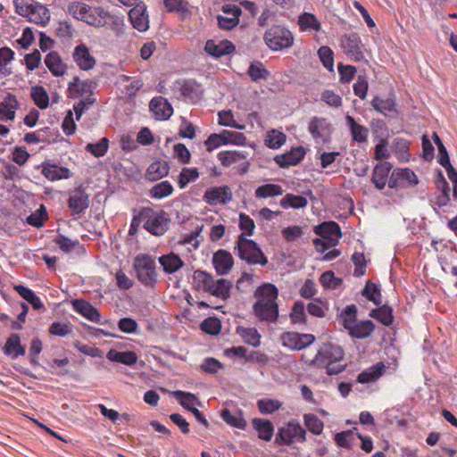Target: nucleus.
Wrapping results in <instances>:
<instances>
[{"instance_id":"4","label":"nucleus","mask_w":457,"mask_h":457,"mask_svg":"<svg viewBox=\"0 0 457 457\" xmlns=\"http://www.w3.org/2000/svg\"><path fill=\"white\" fill-rule=\"evenodd\" d=\"M193 283L197 290H203L224 299L228 297V280L225 278L215 281L210 273L197 270L194 272Z\"/></svg>"},{"instance_id":"11","label":"nucleus","mask_w":457,"mask_h":457,"mask_svg":"<svg viewBox=\"0 0 457 457\" xmlns=\"http://www.w3.org/2000/svg\"><path fill=\"white\" fill-rule=\"evenodd\" d=\"M89 195L79 186L70 193L68 207L73 215L83 213L89 206Z\"/></svg>"},{"instance_id":"43","label":"nucleus","mask_w":457,"mask_h":457,"mask_svg":"<svg viewBox=\"0 0 457 457\" xmlns=\"http://www.w3.org/2000/svg\"><path fill=\"white\" fill-rule=\"evenodd\" d=\"M237 334H238L246 344H249L253 346H258L260 345L261 335L254 328H245L243 326H238L237 328Z\"/></svg>"},{"instance_id":"15","label":"nucleus","mask_w":457,"mask_h":457,"mask_svg":"<svg viewBox=\"0 0 457 457\" xmlns=\"http://www.w3.org/2000/svg\"><path fill=\"white\" fill-rule=\"evenodd\" d=\"M129 18L134 29L140 32L149 28V19L146 5L143 2L137 3L129 12Z\"/></svg>"},{"instance_id":"18","label":"nucleus","mask_w":457,"mask_h":457,"mask_svg":"<svg viewBox=\"0 0 457 457\" xmlns=\"http://www.w3.org/2000/svg\"><path fill=\"white\" fill-rule=\"evenodd\" d=\"M72 58L78 67L86 71L92 70L96 63V58L90 54L85 44H80L74 48Z\"/></svg>"},{"instance_id":"36","label":"nucleus","mask_w":457,"mask_h":457,"mask_svg":"<svg viewBox=\"0 0 457 457\" xmlns=\"http://www.w3.org/2000/svg\"><path fill=\"white\" fill-rule=\"evenodd\" d=\"M253 426L261 439L268 442L271 440L274 428L270 420L255 418L253 420Z\"/></svg>"},{"instance_id":"45","label":"nucleus","mask_w":457,"mask_h":457,"mask_svg":"<svg viewBox=\"0 0 457 457\" xmlns=\"http://www.w3.org/2000/svg\"><path fill=\"white\" fill-rule=\"evenodd\" d=\"M31 98L35 104L41 110L46 109L49 105V96L42 86H35L31 89Z\"/></svg>"},{"instance_id":"19","label":"nucleus","mask_w":457,"mask_h":457,"mask_svg":"<svg viewBox=\"0 0 457 457\" xmlns=\"http://www.w3.org/2000/svg\"><path fill=\"white\" fill-rule=\"evenodd\" d=\"M149 109L155 119L159 120H167L173 113L171 104L162 96L154 97L150 101Z\"/></svg>"},{"instance_id":"8","label":"nucleus","mask_w":457,"mask_h":457,"mask_svg":"<svg viewBox=\"0 0 457 457\" xmlns=\"http://www.w3.org/2000/svg\"><path fill=\"white\" fill-rule=\"evenodd\" d=\"M237 250L239 257L248 263L265 265L268 262L256 243L245 237V234L240 235Z\"/></svg>"},{"instance_id":"16","label":"nucleus","mask_w":457,"mask_h":457,"mask_svg":"<svg viewBox=\"0 0 457 457\" xmlns=\"http://www.w3.org/2000/svg\"><path fill=\"white\" fill-rule=\"evenodd\" d=\"M41 168V173L50 181L67 179L72 177L70 169L60 166L49 160L43 162Z\"/></svg>"},{"instance_id":"21","label":"nucleus","mask_w":457,"mask_h":457,"mask_svg":"<svg viewBox=\"0 0 457 457\" xmlns=\"http://www.w3.org/2000/svg\"><path fill=\"white\" fill-rule=\"evenodd\" d=\"M308 129L314 138L326 142L331 134V124L324 118L315 117L309 123Z\"/></svg>"},{"instance_id":"42","label":"nucleus","mask_w":457,"mask_h":457,"mask_svg":"<svg viewBox=\"0 0 457 457\" xmlns=\"http://www.w3.org/2000/svg\"><path fill=\"white\" fill-rule=\"evenodd\" d=\"M174 189L168 180L155 184L149 190V195L154 199H162L172 195Z\"/></svg>"},{"instance_id":"55","label":"nucleus","mask_w":457,"mask_h":457,"mask_svg":"<svg viewBox=\"0 0 457 457\" xmlns=\"http://www.w3.org/2000/svg\"><path fill=\"white\" fill-rule=\"evenodd\" d=\"M270 148H278L286 142V136L276 129L270 130L265 139Z\"/></svg>"},{"instance_id":"20","label":"nucleus","mask_w":457,"mask_h":457,"mask_svg":"<svg viewBox=\"0 0 457 457\" xmlns=\"http://www.w3.org/2000/svg\"><path fill=\"white\" fill-rule=\"evenodd\" d=\"M73 310L90 321L101 323V314L89 302L83 299H74L71 302Z\"/></svg>"},{"instance_id":"46","label":"nucleus","mask_w":457,"mask_h":457,"mask_svg":"<svg viewBox=\"0 0 457 457\" xmlns=\"http://www.w3.org/2000/svg\"><path fill=\"white\" fill-rule=\"evenodd\" d=\"M173 395L179 404L189 411L192 410V408H195L194 406L195 403L200 404L197 397L194 394L177 390L174 391Z\"/></svg>"},{"instance_id":"47","label":"nucleus","mask_w":457,"mask_h":457,"mask_svg":"<svg viewBox=\"0 0 457 457\" xmlns=\"http://www.w3.org/2000/svg\"><path fill=\"white\" fill-rule=\"evenodd\" d=\"M307 204L308 201L305 197L293 194H287L280 201V205L285 209L288 207L295 209L303 208Z\"/></svg>"},{"instance_id":"32","label":"nucleus","mask_w":457,"mask_h":457,"mask_svg":"<svg viewBox=\"0 0 457 457\" xmlns=\"http://www.w3.org/2000/svg\"><path fill=\"white\" fill-rule=\"evenodd\" d=\"M204 51L214 58H220L228 54V40L224 39L216 44L212 39H208L204 46Z\"/></svg>"},{"instance_id":"27","label":"nucleus","mask_w":457,"mask_h":457,"mask_svg":"<svg viewBox=\"0 0 457 457\" xmlns=\"http://www.w3.org/2000/svg\"><path fill=\"white\" fill-rule=\"evenodd\" d=\"M158 261L163 270L168 274L175 273L184 266V262L174 253L163 254L159 257Z\"/></svg>"},{"instance_id":"51","label":"nucleus","mask_w":457,"mask_h":457,"mask_svg":"<svg viewBox=\"0 0 457 457\" xmlns=\"http://www.w3.org/2000/svg\"><path fill=\"white\" fill-rule=\"evenodd\" d=\"M198 177L199 171L197 168H183L178 180L179 188H185L189 182L195 181Z\"/></svg>"},{"instance_id":"17","label":"nucleus","mask_w":457,"mask_h":457,"mask_svg":"<svg viewBox=\"0 0 457 457\" xmlns=\"http://www.w3.org/2000/svg\"><path fill=\"white\" fill-rule=\"evenodd\" d=\"M341 46L345 54L355 62H359L363 58L361 52V41L357 34L345 35L341 39Z\"/></svg>"},{"instance_id":"9","label":"nucleus","mask_w":457,"mask_h":457,"mask_svg":"<svg viewBox=\"0 0 457 457\" xmlns=\"http://www.w3.org/2000/svg\"><path fill=\"white\" fill-rule=\"evenodd\" d=\"M266 45L272 50L278 51L290 47L294 37L292 33L281 26H273L264 34Z\"/></svg>"},{"instance_id":"38","label":"nucleus","mask_w":457,"mask_h":457,"mask_svg":"<svg viewBox=\"0 0 457 457\" xmlns=\"http://www.w3.org/2000/svg\"><path fill=\"white\" fill-rule=\"evenodd\" d=\"M14 52L7 46L0 48V79L6 78L12 74L11 68L6 65L14 59Z\"/></svg>"},{"instance_id":"54","label":"nucleus","mask_w":457,"mask_h":457,"mask_svg":"<svg viewBox=\"0 0 457 457\" xmlns=\"http://www.w3.org/2000/svg\"><path fill=\"white\" fill-rule=\"evenodd\" d=\"M109 148V140L106 137H103L95 144H87L86 146V150L93 154L95 157H102L104 156Z\"/></svg>"},{"instance_id":"50","label":"nucleus","mask_w":457,"mask_h":457,"mask_svg":"<svg viewBox=\"0 0 457 457\" xmlns=\"http://www.w3.org/2000/svg\"><path fill=\"white\" fill-rule=\"evenodd\" d=\"M283 190L280 186L276 184H265L256 188L255 196L258 198H268L276 195H281Z\"/></svg>"},{"instance_id":"33","label":"nucleus","mask_w":457,"mask_h":457,"mask_svg":"<svg viewBox=\"0 0 457 457\" xmlns=\"http://www.w3.org/2000/svg\"><path fill=\"white\" fill-rule=\"evenodd\" d=\"M228 186L210 188L205 191L204 199L210 204H225L228 199Z\"/></svg>"},{"instance_id":"28","label":"nucleus","mask_w":457,"mask_h":457,"mask_svg":"<svg viewBox=\"0 0 457 457\" xmlns=\"http://www.w3.org/2000/svg\"><path fill=\"white\" fill-rule=\"evenodd\" d=\"M45 64L55 77L63 76L67 70L66 65L62 62L60 55L56 52H50L46 54Z\"/></svg>"},{"instance_id":"29","label":"nucleus","mask_w":457,"mask_h":457,"mask_svg":"<svg viewBox=\"0 0 457 457\" xmlns=\"http://www.w3.org/2000/svg\"><path fill=\"white\" fill-rule=\"evenodd\" d=\"M385 370L386 365L383 362H378L361 372L357 377V381L361 384L373 382L380 378Z\"/></svg>"},{"instance_id":"7","label":"nucleus","mask_w":457,"mask_h":457,"mask_svg":"<svg viewBox=\"0 0 457 457\" xmlns=\"http://www.w3.org/2000/svg\"><path fill=\"white\" fill-rule=\"evenodd\" d=\"M69 12L77 20L82 21L91 26L104 27L103 15L105 10L101 7H91L84 3H71L68 7Z\"/></svg>"},{"instance_id":"64","label":"nucleus","mask_w":457,"mask_h":457,"mask_svg":"<svg viewBox=\"0 0 457 457\" xmlns=\"http://www.w3.org/2000/svg\"><path fill=\"white\" fill-rule=\"evenodd\" d=\"M163 4L169 12H185L188 5L184 0H163Z\"/></svg>"},{"instance_id":"53","label":"nucleus","mask_w":457,"mask_h":457,"mask_svg":"<svg viewBox=\"0 0 457 457\" xmlns=\"http://www.w3.org/2000/svg\"><path fill=\"white\" fill-rule=\"evenodd\" d=\"M370 316L386 326H388L393 322L392 309L386 305L377 310H372Z\"/></svg>"},{"instance_id":"22","label":"nucleus","mask_w":457,"mask_h":457,"mask_svg":"<svg viewBox=\"0 0 457 457\" xmlns=\"http://www.w3.org/2000/svg\"><path fill=\"white\" fill-rule=\"evenodd\" d=\"M314 232L320 237L331 240L332 244H337L341 237L340 227L335 221H326L316 226Z\"/></svg>"},{"instance_id":"25","label":"nucleus","mask_w":457,"mask_h":457,"mask_svg":"<svg viewBox=\"0 0 457 457\" xmlns=\"http://www.w3.org/2000/svg\"><path fill=\"white\" fill-rule=\"evenodd\" d=\"M181 96L191 103H196L202 96V90L199 84L193 79L184 80L179 87Z\"/></svg>"},{"instance_id":"13","label":"nucleus","mask_w":457,"mask_h":457,"mask_svg":"<svg viewBox=\"0 0 457 457\" xmlns=\"http://www.w3.org/2000/svg\"><path fill=\"white\" fill-rule=\"evenodd\" d=\"M280 339L285 347L292 350H301L313 343L315 337L312 334L285 332L281 335Z\"/></svg>"},{"instance_id":"35","label":"nucleus","mask_w":457,"mask_h":457,"mask_svg":"<svg viewBox=\"0 0 457 457\" xmlns=\"http://www.w3.org/2000/svg\"><path fill=\"white\" fill-rule=\"evenodd\" d=\"M212 264L218 275L228 273V251L220 249L214 253Z\"/></svg>"},{"instance_id":"10","label":"nucleus","mask_w":457,"mask_h":457,"mask_svg":"<svg viewBox=\"0 0 457 457\" xmlns=\"http://www.w3.org/2000/svg\"><path fill=\"white\" fill-rule=\"evenodd\" d=\"M390 188H404L418 184L416 174L410 169L395 170L387 181Z\"/></svg>"},{"instance_id":"60","label":"nucleus","mask_w":457,"mask_h":457,"mask_svg":"<svg viewBox=\"0 0 457 457\" xmlns=\"http://www.w3.org/2000/svg\"><path fill=\"white\" fill-rule=\"evenodd\" d=\"M96 102V99L95 97H92L91 96H88L87 97H84L78 103H75L73 104V110L76 115V120H79L84 112L88 109L90 105H93Z\"/></svg>"},{"instance_id":"40","label":"nucleus","mask_w":457,"mask_h":457,"mask_svg":"<svg viewBox=\"0 0 457 457\" xmlns=\"http://www.w3.org/2000/svg\"><path fill=\"white\" fill-rule=\"evenodd\" d=\"M345 120L350 128L353 139L358 143L365 142L367 140L368 129L358 124L350 115H346Z\"/></svg>"},{"instance_id":"57","label":"nucleus","mask_w":457,"mask_h":457,"mask_svg":"<svg viewBox=\"0 0 457 457\" xmlns=\"http://www.w3.org/2000/svg\"><path fill=\"white\" fill-rule=\"evenodd\" d=\"M304 424L315 435H320L323 430V422L314 414H305Z\"/></svg>"},{"instance_id":"23","label":"nucleus","mask_w":457,"mask_h":457,"mask_svg":"<svg viewBox=\"0 0 457 457\" xmlns=\"http://www.w3.org/2000/svg\"><path fill=\"white\" fill-rule=\"evenodd\" d=\"M170 165L169 162L159 159L153 162L145 171V179L149 181H156L169 174Z\"/></svg>"},{"instance_id":"30","label":"nucleus","mask_w":457,"mask_h":457,"mask_svg":"<svg viewBox=\"0 0 457 457\" xmlns=\"http://www.w3.org/2000/svg\"><path fill=\"white\" fill-rule=\"evenodd\" d=\"M391 168L392 166L389 162H383L378 164L374 168L372 174V182L374 183L375 187L378 189L381 190L386 187V179L391 170Z\"/></svg>"},{"instance_id":"41","label":"nucleus","mask_w":457,"mask_h":457,"mask_svg":"<svg viewBox=\"0 0 457 457\" xmlns=\"http://www.w3.org/2000/svg\"><path fill=\"white\" fill-rule=\"evenodd\" d=\"M228 144V130L223 129L221 133H212L204 141L207 151L212 152L216 148Z\"/></svg>"},{"instance_id":"59","label":"nucleus","mask_w":457,"mask_h":457,"mask_svg":"<svg viewBox=\"0 0 457 457\" xmlns=\"http://www.w3.org/2000/svg\"><path fill=\"white\" fill-rule=\"evenodd\" d=\"M257 406L262 414H270L278 410L281 403L278 400L261 399L257 402Z\"/></svg>"},{"instance_id":"52","label":"nucleus","mask_w":457,"mask_h":457,"mask_svg":"<svg viewBox=\"0 0 457 457\" xmlns=\"http://www.w3.org/2000/svg\"><path fill=\"white\" fill-rule=\"evenodd\" d=\"M356 312L355 305H348L341 313L340 319L346 330H350L357 322L356 321Z\"/></svg>"},{"instance_id":"5","label":"nucleus","mask_w":457,"mask_h":457,"mask_svg":"<svg viewBox=\"0 0 457 457\" xmlns=\"http://www.w3.org/2000/svg\"><path fill=\"white\" fill-rule=\"evenodd\" d=\"M133 269L137 280L145 287L154 288L157 283L156 262L146 253H139L134 258Z\"/></svg>"},{"instance_id":"31","label":"nucleus","mask_w":457,"mask_h":457,"mask_svg":"<svg viewBox=\"0 0 457 457\" xmlns=\"http://www.w3.org/2000/svg\"><path fill=\"white\" fill-rule=\"evenodd\" d=\"M19 108V103L16 96L12 93H7L4 101L0 103V120H4V109H7L5 118L12 120L15 117V110Z\"/></svg>"},{"instance_id":"39","label":"nucleus","mask_w":457,"mask_h":457,"mask_svg":"<svg viewBox=\"0 0 457 457\" xmlns=\"http://www.w3.org/2000/svg\"><path fill=\"white\" fill-rule=\"evenodd\" d=\"M375 329V326L370 320H364L356 322L355 325L349 330V334L356 338H367Z\"/></svg>"},{"instance_id":"63","label":"nucleus","mask_w":457,"mask_h":457,"mask_svg":"<svg viewBox=\"0 0 457 457\" xmlns=\"http://www.w3.org/2000/svg\"><path fill=\"white\" fill-rule=\"evenodd\" d=\"M118 328L123 333L133 334L137 331L138 324L132 318H129V317L121 318L118 321Z\"/></svg>"},{"instance_id":"56","label":"nucleus","mask_w":457,"mask_h":457,"mask_svg":"<svg viewBox=\"0 0 457 457\" xmlns=\"http://www.w3.org/2000/svg\"><path fill=\"white\" fill-rule=\"evenodd\" d=\"M361 294L363 296L368 298L370 301L373 302L375 304L378 305L381 303V301L379 299L380 292L376 284L368 281Z\"/></svg>"},{"instance_id":"48","label":"nucleus","mask_w":457,"mask_h":457,"mask_svg":"<svg viewBox=\"0 0 457 457\" xmlns=\"http://www.w3.org/2000/svg\"><path fill=\"white\" fill-rule=\"evenodd\" d=\"M200 328L208 335L217 336L221 330V322L216 317H208L202 321Z\"/></svg>"},{"instance_id":"24","label":"nucleus","mask_w":457,"mask_h":457,"mask_svg":"<svg viewBox=\"0 0 457 457\" xmlns=\"http://www.w3.org/2000/svg\"><path fill=\"white\" fill-rule=\"evenodd\" d=\"M305 155V150L302 146L293 148L291 152L278 155L275 158L276 162L280 167H289L299 163Z\"/></svg>"},{"instance_id":"6","label":"nucleus","mask_w":457,"mask_h":457,"mask_svg":"<svg viewBox=\"0 0 457 457\" xmlns=\"http://www.w3.org/2000/svg\"><path fill=\"white\" fill-rule=\"evenodd\" d=\"M15 12L36 24L46 26L50 21V12L37 2L29 3L26 0H14Z\"/></svg>"},{"instance_id":"61","label":"nucleus","mask_w":457,"mask_h":457,"mask_svg":"<svg viewBox=\"0 0 457 457\" xmlns=\"http://www.w3.org/2000/svg\"><path fill=\"white\" fill-rule=\"evenodd\" d=\"M318 54L324 67L333 71L334 58L332 50L328 46H323L320 47Z\"/></svg>"},{"instance_id":"12","label":"nucleus","mask_w":457,"mask_h":457,"mask_svg":"<svg viewBox=\"0 0 457 457\" xmlns=\"http://www.w3.org/2000/svg\"><path fill=\"white\" fill-rule=\"evenodd\" d=\"M304 440L305 430L299 424L292 422L280 428L276 437V443L284 445H290L294 441L303 442Z\"/></svg>"},{"instance_id":"62","label":"nucleus","mask_w":457,"mask_h":457,"mask_svg":"<svg viewBox=\"0 0 457 457\" xmlns=\"http://www.w3.org/2000/svg\"><path fill=\"white\" fill-rule=\"evenodd\" d=\"M48 331L53 336L66 337L71 333L72 329L68 323L54 321L50 325Z\"/></svg>"},{"instance_id":"44","label":"nucleus","mask_w":457,"mask_h":457,"mask_svg":"<svg viewBox=\"0 0 457 457\" xmlns=\"http://www.w3.org/2000/svg\"><path fill=\"white\" fill-rule=\"evenodd\" d=\"M298 24L303 30L305 31H319L320 29V22L317 20L315 15L310 12H304L299 16Z\"/></svg>"},{"instance_id":"37","label":"nucleus","mask_w":457,"mask_h":457,"mask_svg":"<svg viewBox=\"0 0 457 457\" xmlns=\"http://www.w3.org/2000/svg\"><path fill=\"white\" fill-rule=\"evenodd\" d=\"M15 291L28 303H29L35 310L44 309L40 298L29 287L23 285H17L14 287Z\"/></svg>"},{"instance_id":"58","label":"nucleus","mask_w":457,"mask_h":457,"mask_svg":"<svg viewBox=\"0 0 457 457\" xmlns=\"http://www.w3.org/2000/svg\"><path fill=\"white\" fill-rule=\"evenodd\" d=\"M248 75L253 81H256L261 79H266L269 72L262 62H255L250 65L248 69Z\"/></svg>"},{"instance_id":"14","label":"nucleus","mask_w":457,"mask_h":457,"mask_svg":"<svg viewBox=\"0 0 457 457\" xmlns=\"http://www.w3.org/2000/svg\"><path fill=\"white\" fill-rule=\"evenodd\" d=\"M96 87V83L95 81L90 79L81 80L79 77L75 76L68 84L67 96L76 99L87 94L91 96Z\"/></svg>"},{"instance_id":"1","label":"nucleus","mask_w":457,"mask_h":457,"mask_svg":"<svg viewBox=\"0 0 457 457\" xmlns=\"http://www.w3.org/2000/svg\"><path fill=\"white\" fill-rule=\"evenodd\" d=\"M344 356V351L339 345L328 344L321 346L313 358L306 353H303L302 360L309 366L326 369L328 375H337L346 367L345 363H342Z\"/></svg>"},{"instance_id":"26","label":"nucleus","mask_w":457,"mask_h":457,"mask_svg":"<svg viewBox=\"0 0 457 457\" xmlns=\"http://www.w3.org/2000/svg\"><path fill=\"white\" fill-rule=\"evenodd\" d=\"M4 353L12 359L25 354V348L21 344V337L18 334H12L6 340L3 348Z\"/></svg>"},{"instance_id":"49","label":"nucleus","mask_w":457,"mask_h":457,"mask_svg":"<svg viewBox=\"0 0 457 457\" xmlns=\"http://www.w3.org/2000/svg\"><path fill=\"white\" fill-rule=\"evenodd\" d=\"M371 105L377 112L385 115H386L387 112L395 111V104L392 98L382 99L378 96H376L372 100Z\"/></svg>"},{"instance_id":"34","label":"nucleus","mask_w":457,"mask_h":457,"mask_svg":"<svg viewBox=\"0 0 457 457\" xmlns=\"http://www.w3.org/2000/svg\"><path fill=\"white\" fill-rule=\"evenodd\" d=\"M255 353H247V350L244 346L230 347V359H233V364L241 368L246 362L253 361Z\"/></svg>"},{"instance_id":"2","label":"nucleus","mask_w":457,"mask_h":457,"mask_svg":"<svg viewBox=\"0 0 457 457\" xmlns=\"http://www.w3.org/2000/svg\"><path fill=\"white\" fill-rule=\"evenodd\" d=\"M278 295V289L272 284H264L256 289L254 295L257 301L253 305V311L259 320L268 322L277 320L278 316V306L276 302Z\"/></svg>"},{"instance_id":"3","label":"nucleus","mask_w":457,"mask_h":457,"mask_svg":"<svg viewBox=\"0 0 457 457\" xmlns=\"http://www.w3.org/2000/svg\"><path fill=\"white\" fill-rule=\"evenodd\" d=\"M139 217L143 220V228L151 235L161 237L169 229L170 219L163 211H155L151 207H141Z\"/></svg>"}]
</instances>
